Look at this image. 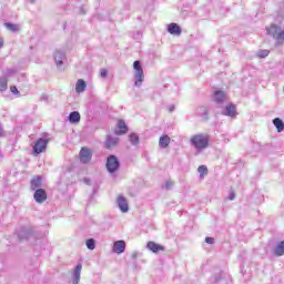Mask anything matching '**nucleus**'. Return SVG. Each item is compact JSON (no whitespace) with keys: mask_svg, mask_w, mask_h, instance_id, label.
<instances>
[{"mask_svg":"<svg viewBox=\"0 0 284 284\" xmlns=\"http://www.w3.org/2000/svg\"><path fill=\"white\" fill-rule=\"evenodd\" d=\"M7 85H8V82L4 83L3 88H7Z\"/></svg>","mask_w":284,"mask_h":284,"instance_id":"37","label":"nucleus"},{"mask_svg":"<svg viewBox=\"0 0 284 284\" xmlns=\"http://www.w3.org/2000/svg\"><path fill=\"white\" fill-rule=\"evenodd\" d=\"M191 143L196 150H205L210 145V135L196 134L191 138Z\"/></svg>","mask_w":284,"mask_h":284,"instance_id":"1","label":"nucleus"},{"mask_svg":"<svg viewBox=\"0 0 284 284\" xmlns=\"http://www.w3.org/2000/svg\"><path fill=\"white\" fill-rule=\"evenodd\" d=\"M6 28H8L11 32H17L19 30V27H17V24H12L10 22L4 24Z\"/></svg>","mask_w":284,"mask_h":284,"instance_id":"26","label":"nucleus"},{"mask_svg":"<svg viewBox=\"0 0 284 284\" xmlns=\"http://www.w3.org/2000/svg\"><path fill=\"white\" fill-rule=\"evenodd\" d=\"M224 114L225 116H231L232 119H234V116H236V105L234 104L226 105Z\"/></svg>","mask_w":284,"mask_h":284,"instance_id":"15","label":"nucleus"},{"mask_svg":"<svg viewBox=\"0 0 284 284\" xmlns=\"http://www.w3.org/2000/svg\"><path fill=\"white\" fill-rule=\"evenodd\" d=\"M79 281H81V277L74 276V278H73V284H79Z\"/></svg>","mask_w":284,"mask_h":284,"instance_id":"31","label":"nucleus"},{"mask_svg":"<svg viewBox=\"0 0 284 284\" xmlns=\"http://www.w3.org/2000/svg\"><path fill=\"white\" fill-rule=\"evenodd\" d=\"M121 168V162H119V158L115 155H109L106 159V170L110 174H114Z\"/></svg>","mask_w":284,"mask_h":284,"instance_id":"2","label":"nucleus"},{"mask_svg":"<svg viewBox=\"0 0 284 284\" xmlns=\"http://www.w3.org/2000/svg\"><path fill=\"white\" fill-rule=\"evenodd\" d=\"M205 243H207L209 245H214L213 237H205Z\"/></svg>","mask_w":284,"mask_h":284,"instance_id":"29","label":"nucleus"},{"mask_svg":"<svg viewBox=\"0 0 284 284\" xmlns=\"http://www.w3.org/2000/svg\"><path fill=\"white\" fill-rule=\"evenodd\" d=\"M100 77H108V69H101L100 70Z\"/></svg>","mask_w":284,"mask_h":284,"instance_id":"28","label":"nucleus"},{"mask_svg":"<svg viewBox=\"0 0 284 284\" xmlns=\"http://www.w3.org/2000/svg\"><path fill=\"white\" fill-rule=\"evenodd\" d=\"M116 131L115 134L118 136H123V134H128V124H125V121H123L122 119L118 120V124H116Z\"/></svg>","mask_w":284,"mask_h":284,"instance_id":"8","label":"nucleus"},{"mask_svg":"<svg viewBox=\"0 0 284 284\" xmlns=\"http://www.w3.org/2000/svg\"><path fill=\"white\" fill-rule=\"evenodd\" d=\"M270 54V51L268 50H262L258 52V57L261 59H265V57H267Z\"/></svg>","mask_w":284,"mask_h":284,"instance_id":"27","label":"nucleus"},{"mask_svg":"<svg viewBox=\"0 0 284 284\" xmlns=\"http://www.w3.org/2000/svg\"><path fill=\"white\" fill-rule=\"evenodd\" d=\"M214 101L216 103H223V101H225V92H223L221 90H216L214 92Z\"/></svg>","mask_w":284,"mask_h":284,"instance_id":"16","label":"nucleus"},{"mask_svg":"<svg viewBox=\"0 0 284 284\" xmlns=\"http://www.w3.org/2000/svg\"><path fill=\"white\" fill-rule=\"evenodd\" d=\"M168 32L170 34H174L175 37H179L181 34V27H179V24L172 22L168 27Z\"/></svg>","mask_w":284,"mask_h":284,"instance_id":"13","label":"nucleus"},{"mask_svg":"<svg viewBox=\"0 0 284 284\" xmlns=\"http://www.w3.org/2000/svg\"><path fill=\"white\" fill-rule=\"evenodd\" d=\"M48 143H50L48 139H38L33 145L34 154H41L42 152H45Z\"/></svg>","mask_w":284,"mask_h":284,"instance_id":"5","label":"nucleus"},{"mask_svg":"<svg viewBox=\"0 0 284 284\" xmlns=\"http://www.w3.org/2000/svg\"><path fill=\"white\" fill-rule=\"evenodd\" d=\"M85 88H88V83L83 79H79L75 83V92L81 94V92H85Z\"/></svg>","mask_w":284,"mask_h":284,"instance_id":"14","label":"nucleus"},{"mask_svg":"<svg viewBox=\"0 0 284 284\" xmlns=\"http://www.w3.org/2000/svg\"><path fill=\"white\" fill-rule=\"evenodd\" d=\"M1 134H3V129H1V126H0V136H1Z\"/></svg>","mask_w":284,"mask_h":284,"instance_id":"35","label":"nucleus"},{"mask_svg":"<svg viewBox=\"0 0 284 284\" xmlns=\"http://www.w3.org/2000/svg\"><path fill=\"white\" fill-rule=\"evenodd\" d=\"M79 159L81 163H90V161H92V150L88 146H82L79 153Z\"/></svg>","mask_w":284,"mask_h":284,"instance_id":"6","label":"nucleus"},{"mask_svg":"<svg viewBox=\"0 0 284 284\" xmlns=\"http://www.w3.org/2000/svg\"><path fill=\"white\" fill-rule=\"evenodd\" d=\"M170 141H171V139H170L168 135H162V136L160 138L159 144H160L163 149H165V148H168V146L170 145Z\"/></svg>","mask_w":284,"mask_h":284,"instance_id":"21","label":"nucleus"},{"mask_svg":"<svg viewBox=\"0 0 284 284\" xmlns=\"http://www.w3.org/2000/svg\"><path fill=\"white\" fill-rule=\"evenodd\" d=\"M70 123H79L81 121V114L78 111H73L69 115Z\"/></svg>","mask_w":284,"mask_h":284,"instance_id":"18","label":"nucleus"},{"mask_svg":"<svg viewBox=\"0 0 284 284\" xmlns=\"http://www.w3.org/2000/svg\"><path fill=\"white\" fill-rule=\"evenodd\" d=\"M33 199L37 203H45L48 201V193L43 189H38L34 192Z\"/></svg>","mask_w":284,"mask_h":284,"instance_id":"7","label":"nucleus"},{"mask_svg":"<svg viewBox=\"0 0 284 284\" xmlns=\"http://www.w3.org/2000/svg\"><path fill=\"white\" fill-rule=\"evenodd\" d=\"M116 203H118L121 212L125 213L130 210V206L128 205V199H125L124 196L119 195L116 197Z\"/></svg>","mask_w":284,"mask_h":284,"instance_id":"9","label":"nucleus"},{"mask_svg":"<svg viewBox=\"0 0 284 284\" xmlns=\"http://www.w3.org/2000/svg\"><path fill=\"white\" fill-rule=\"evenodd\" d=\"M42 179L41 176L33 178L31 180V190H39V187L42 185Z\"/></svg>","mask_w":284,"mask_h":284,"instance_id":"17","label":"nucleus"},{"mask_svg":"<svg viewBox=\"0 0 284 284\" xmlns=\"http://www.w3.org/2000/svg\"><path fill=\"white\" fill-rule=\"evenodd\" d=\"M10 90H11L12 94H19V89H17V87L13 85L10 88Z\"/></svg>","mask_w":284,"mask_h":284,"instance_id":"30","label":"nucleus"},{"mask_svg":"<svg viewBox=\"0 0 284 284\" xmlns=\"http://www.w3.org/2000/svg\"><path fill=\"white\" fill-rule=\"evenodd\" d=\"M29 3H34V0H27Z\"/></svg>","mask_w":284,"mask_h":284,"instance_id":"36","label":"nucleus"},{"mask_svg":"<svg viewBox=\"0 0 284 284\" xmlns=\"http://www.w3.org/2000/svg\"><path fill=\"white\" fill-rule=\"evenodd\" d=\"M273 125H275L277 132H283V130H284L283 120H281L280 118L274 119L273 120Z\"/></svg>","mask_w":284,"mask_h":284,"instance_id":"19","label":"nucleus"},{"mask_svg":"<svg viewBox=\"0 0 284 284\" xmlns=\"http://www.w3.org/2000/svg\"><path fill=\"white\" fill-rule=\"evenodd\" d=\"M234 196H236V195H235L234 193H231V194H230V197H229L230 201H234Z\"/></svg>","mask_w":284,"mask_h":284,"instance_id":"33","label":"nucleus"},{"mask_svg":"<svg viewBox=\"0 0 284 284\" xmlns=\"http://www.w3.org/2000/svg\"><path fill=\"white\" fill-rule=\"evenodd\" d=\"M81 270H83V265L78 264V265L75 266V268H74V276H75V278L81 277Z\"/></svg>","mask_w":284,"mask_h":284,"instance_id":"25","label":"nucleus"},{"mask_svg":"<svg viewBox=\"0 0 284 284\" xmlns=\"http://www.w3.org/2000/svg\"><path fill=\"white\" fill-rule=\"evenodd\" d=\"M172 187V182H166V190H170Z\"/></svg>","mask_w":284,"mask_h":284,"instance_id":"32","label":"nucleus"},{"mask_svg":"<svg viewBox=\"0 0 284 284\" xmlns=\"http://www.w3.org/2000/svg\"><path fill=\"white\" fill-rule=\"evenodd\" d=\"M148 250H150L151 252H153L154 254L159 253V252H163L165 250V246L158 244L155 242H148L146 244Z\"/></svg>","mask_w":284,"mask_h":284,"instance_id":"11","label":"nucleus"},{"mask_svg":"<svg viewBox=\"0 0 284 284\" xmlns=\"http://www.w3.org/2000/svg\"><path fill=\"white\" fill-rule=\"evenodd\" d=\"M3 48V38H0V49Z\"/></svg>","mask_w":284,"mask_h":284,"instance_id":"34","label":"nucleus"},{"mask_svg":"<svg viewBox=\"0 0 284 284\" xmlns=\"http://www.w3.org/2000/svg\"><path fill=\"white\" fill-rule=\"evenodd\" d=\"M129 139L133 145H139V135H136L135 133H132L129 135Z\"/></svg>","mask_w":284,"mask_h":284,"instance_id":"22","label":"nucleus"},{"mask_svg":"<svg viewBox=\"0 0 284 284\" xmlns=\"http://www.w3.org/2000/svg\"><path fill=\"white\" fill-rule=\"evenodd\" d=\"M114 254H123L125 252V241L120 240L113 243Z\"/></svg>","mask_w":284,"mask_h":284,"instance_id":"10","label":"nucleus"},{"mask_svg":"<svg viewBox=\"0 0 284 284\" xmlns=\"http://www.w3.org/2000/svg\"><path fill=\"white\" fill-rule=\"evenodd\" d=\"M197 172L201 176H207V166L205 165H200L197 168Z\"/></svg>","mask_w":284,"mask_h":284,"instance_id":"23","label":"nucleus"},{"mask_svg":"<svg viewBox=\"0 0 284 284\" xmlns=\"http://www.w3.org/2000/svg\"><path fill=\"white\" fill-rule=\"evenodd\" d=\"M133 70H135V85H141L145 77L143 74V67H141V61L136 60L133 62Z\"/></svg>","mask_w":284,"mask_h":284,"instance_id":"4","label":"nucleus"},{"mask_svg":"<svg viewBox=\"0 0 284 284\" xmlns=\"http://www.w3.org/2000/svg\"><path fill=\"white\" fill-rule=\"evenodd\" d=\"M87 247L88 250H94V247H97V243L94 242V239L87 240Z\"/></svg>","mask_w":284,"mask_h":284,"instance_id":"24","label":"nucleus"},{"mask_svg":"<svg viewBox=\"0 0 284 284\" xmlns=\"http://www.w3.org/2000/svg\"><path fill=\"white\" fill-rule=\"evenodd\" d=\"M106 150H112V148H116L119 145V138L108 136L105 141Z\"/></svg>","mask_w":284,"mask_h":284,"instance_id":"12","label":"nucleus"},{"mask_svg":"<svg viewBox=\"0 0 284 284\" xmlns=\"http://www.w3.org/2000/svg\"><path fill=\"white\" fill-rule=\"evenodd\" d=\"M275 256L284 255V240L274 248Z\"/></svg>","mask_w":284,"mask_h":284,"instance_id":"20","label":"nucleus"},{"mask_svg":"<svg viewBox=\"0 0 284 284\" xmlns=\"http://www.w3.org/2000/svg\"><path fill=\"white\" fill-rule=\"evenodd\" d=\"M266 33L276 39V41H284V31H278V26L276 24L267 27Z\"/></svg>","mask_w":284,"mask_h":284,"instance_id":"3","label":"nucleus"}]
</instances>
